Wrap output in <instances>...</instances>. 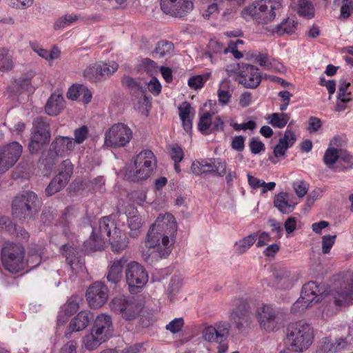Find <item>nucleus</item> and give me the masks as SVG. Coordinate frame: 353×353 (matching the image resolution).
<instances>
[{
	"label": "nucleus",
	"instance_id": "nucleus-1",
	"mask_svg": "<svg viewBox=\"0 0 353 353\" xmlns=\"http://www.w3.org/2000/svg\"><path fill=\"white\" fill-rule=\"evenodd\" d=\"M176 230L175 219L170 213L159 214L147 234L145 245L148 248L143 256L148 263H153L160 259L166 258L171 252L168 235Z\"/></svg>",
	"mask_w": 353,
	"mask_h": 353
},
{
	"label": "nucleus",
	"instance_id": "nucleus-2",
	"mask_svg": "<svg viewBox=\"0 0 353 353\" xmlns=\"http://www.w3.org/2000/svg\"><path fill=\"white\" fill-rule=\"evenodd\" d=\"M314 339L312 327L304 321L290 323L287 328L284 345L287 350L303 352L312 345Z\"/></svg>",
	"mask_w": 353,
	"mask_h": 353
},
{
	"label": "nucleus",
	"instance_id": "nucleus-3",
	"mask_svg": "<svg viewBox=\"0 0 353 353\" xmlns=\"http://www.w3.org/2000/svg\"><path fill=\"white\" fill-rule=\"evenodd\" d=\"M281 6V0H259L244 8L241 15L246 20L251 18L259 23L267 24L275 19Z\"/></svg>",
	"mask_w": 353,
	"mask_h": 353
},
{
	"label": "nucleus",
	"instance_id": "nucleus-4",
	"mask_svg": "<svg viewBox=\"0 0 353 353\" xmlns=\"http://www.w3.org/2000/svg\"><path fill=\"white\" fill-rule=\"evenodd\" d=\"M156 165L155 157L149 150H144L137 155L134 161V168L125 172V176L132 181H139L148 179Z\"/></svg>",
	"mask_w": 353,
	"mask_h": 353
},
{
	"label": "nucleus",
	"instance_id": "nucleus-5",
	"mask_svg": "<svg viewBox=\"0 0 353 353\" xmlns=\"http://www.w3.org/2000/svg\"><path fill=\"white\" fill-rule=\"evenodd\" d=\"M12 214L20 220L33 217L39 210V202L35 193L24 191L15 196L12 201Z\"/></svg>",
	"mask_w": 353,
	"mask_h": 353
},
{
	"label": "nucleus",
	"instance_id": "nucleus-6",
	"mask_svg": "<svg viewBox=\"0 0 353 353\" xmlns=\"http://www.w3.org/2000/svg\"><path fill=\"white\" fill-rule=\"evenodd\" d=\"M112 311L126 321L135 319L143 311L142 304L132 297L119 296L110 303Z\"/></svg>",
	"mask_w": 353,
	"mask_h": 353
},
{
	"label": "nucleus",
	"instance_id": "nucleus-7",
	"mask_svg": "<svg viewBox=\"0 0 353 353\" xmlns=\"http://www.w3.org/2000/svg\"><path fill=\"white\" fill-rule=\"evenodd\" d=\"M99 232L109 238L114 252L119 253L128 245L126 236L121 235V230L117 228L116 223L111 218L104 216L99 221Z\"/></svg>",
	"mask_w": 353,
	"mask_h": 353
},
{
	"label": "nucleus",
	"instance_id": "nucleus-8",
	"mask_svg": "<svg viewBox=\"0 0 353 353\" xmlns=\"http://www.w3.org/2000/svg\"><path fill=\"white\" fill-rule=\"evenodd\" d=\"M24 257V249L20 244L11 242L4 243L1 250L2 262L10 272H17L21 268Z\"/></svg>",
	"mask_w": 353,
	"mask_h": 353
},
{
	"label": "nucleus",
	"instance_id": "nucleus-9",
	"mask_svg": "<svg viewBox=\"0 0 353 353\" xmlns=\"http://www.w3.org/2000/svg\"><path fill=\"white\" fill-rule=\"evenodd\" d=\"M132 131L125 124L118 123L105 133V144L112 148L125 146L132 139Z\"/></svg>",
	"mask_w": 353,
	"mask_h": 353
},
{
	"label": "nucleus",
	"instance_id": "nucleus-10",
	"mask_svg": "<svg viewBox=\"0 0 353 353\" xmlns=\"http://www.w3.org/2000/svg\"><path fill=\"white\" fill-rule=\"evenodd\" d=\"M279 311L270 305H263L257 308L256 317L261 330L270 332L279 328Z\"/></svg>",
	"mask_w": 353,
	"mask_h": 353
},
{
	"label": "nucleus",
	"instance_id": "nucleus-11",
	"mask_svg": "<svg viewBox=\"0 0 353 353\" xmlns=\"http://www.w3.org/2000/svg\"><path fill=\"white\" fill-rule=\"evenodd\" d=\"M125 280L131 293L141 288L148 281V275L143 266L136 261L130 262L125 268Z\"/></svg>",
	"mask_w": 353,
	"mask_h": 353
},
{
	"label": "nucleus",
	"instance_id": "nucleus-12",
	"mask_svg": "<svg viewBox=\"0 0 353 353\" xmlns=\"http://www.w3.org/2000/svg\"><path fill=\"white\" fill-rule=\"evenodd\" d=\"M23 152V146L12 141L0 147V174L5 173L19 159Z\"/></svg>",
	"mask_w": 353,
	"mask_h": 353
},
{
	"label": "nucleus",
	"instance_id": "nucleus-13",
	"mask_svg": "<svg viewBox=\"0 0 353 353\" xmlns=\"http://www.w3.org/2000/svg\"><path fill=\"white\" fill-rule=\"evenodd\" d=\"M238 67L236 81L239 84L249 89H255L260 85L262 77L257 67L245 63L238 64Z\"/></svg>",
	"mask_w": 353,
	"mask_h": 353
},
{
	"label": "nucleus",
	"instance_id": "nucleus-14",
	"mask_svg": "<svg viewBox=\"0 0 353 353\" xmlns=\"http://www.w3.org/2000/svg\"><path fill=\"white\" fill-rule=\"evenodd\" d=\"M191 170L194 174L212 173L216 176H223L227 174L226 163L220 159H201L194 161Z\"/></svg>",
	"mask_w": 353,
	"mask_h": 353
},
{
	"label": "nucleus",
	"instance_id": "nucleus-15",
	"mask_svg": "<svg viewBox=\"0 0 353 353\" xmlns=\"http://www.w3.org/2000/svg\"><path fill=\"white\" fill-rule=\"evenodd\" d=\"M194 8L191 0H161V9L166 14L182 18L190 14Z\"/></svg>",
	"mask_w": 353,
	"mask_h": 353
},
{
	"label": "nucleus",
	"instance_id": "nucleus-16",
	"mask_svg": "<svg viewBox=\"0 0 353 353\" xmlns=\"http://www.w3.org/2000/svg\"><path fill=\"white\" fill-rule=\"evenodd\" d=\"M334 303L336 307H346L353 303V281L347 279L341 281L331 292Z\"/></svg>",
	"mask_w": 353,
	"mask_h": 353
},
{
	"label": "nucleus",
	"instance_id": "nucleus-17",
	"mask_svg": "<svg viewBox=\"0 0 353 353\" xmlns=\"http://www.w3.org/2000/svg\"><path fill=\"white\" fill-rule=\"evenodd\" d=\"M109 290L102 282L93 283L87 290L86 300L90 307L96 309L103 306L107 301Z\"/></svg>",
	"mask_w": 353,
	"mask_h": 353
},
{
	"label": "nucleus",
	"instance_id": "nucleus-18",
	"mask_svg": "<svg viewBox=\"0 0 353 353\" xmlns=\"http://www.w3.org/2000/svg\"><path fill=\"white\" fill-rule=\"evenodd\" d=\"M230 325L225 321H220L214 325H208L202 331V337L210 343L221 344L229 336Z\"/></svg>",
	"mask_w": 353,
	"mask_h": 353
},
{
	"label": "nucleus",
	"instance_id": "nucleus-19",
	"mask_svg": "<svg viewBox=\"0 0 353 353\" xmlns=\"http://www.w3.org/2000/svg\"><path fill=\"white\" fill-rule=\"evenodd\" d=\"M73 172V166L69 160H65L61 163V170L54 176L46 189L47 196L60 191L68 182Z\"/></svg>",
	"mask_w": 353,
	"mask_h": 353
},
{
	"label": "nucleus",
	"instance_id": "nucleus-20",
	"mask_svg": "<svg viewBox=\"0 0 353 353\" xmlns=\"http://www.w3.org/2000/svg\"><path fill=\"white\" fill-rule=\"evenodd\" d=\"M230 321L238 330L247 329L252 323V313L247 302H242L230 314Z\"/></svg>",
	"mask_w": 353,
	"mask_h": 353
},
{
	"label": "nucleus",
	"instance_id": "nucleus-21",
	"mask_svg": "<svg viewBox=\"0 0 353 353\" xmlns=\"http://www.w3.org/2000/svg\"><path fill=\"white\" fill-rule=\"evenodd\" d=\"M74 149V142L72 137L58 136L50 145L51 155L63 157L69 155Z\"/></svg>",
	"mask_w": 353,
	"mask_h": 353
},
{
	"label": "nucleus",
	"instance_id": "nucleus-22",
	"mask_svg": "<svg viewBox=\"0 0 353 353\" xmlns=\"http://www.w3.org/2000/svg\"><path fill=\"white\" fill-rule=\"evenodd\" d=\"M293 281L290 271L286 268H279L274 270L270 285L276 288L288 289L293 285Z\"/></svg>",
	"mask_w": 353,
	"mask_h": 353
},
{
	"label": "nucleus",
	"instance_id": "nucleus-23",
	"mask_svg": "<svg viewBox=\"0 0 353 353\" xmlns=\"http://www.w3.org/2000/svg\"><path fill=\"white\" fill-rule=\"evenodd\" d=\"M97 335H99L105 340L112 336V322L110 315L101 314L97 316L91 329Z\"/></svg>",
	"mask_w": 353,
	"mask_h": 353
},
{
	"label": "nucleus",
	"instance_id": "nucleus-24",
	"mask_svg": "<svg viewBox=\"0 0 353 353\" xmlns=\"http://www.w3.org/2000/svg\"><path fill=\"white\" fill-rule=\"evenodd\" d=\"M301 298L305 300V303H309L310 305L319 301L321 291L317 283L314 281L305 283L301 290Z\"/></svg>",
	"mask_w": 353,
	"mask_h": 353
},
{
	"label": "nucleus",
	"instance_id": "nucleus-25",
	"mask_svg": "<svg viewBox=\"0 0 353 353\" xmlns=\"http://www.w3.org/2000/svg\"><path fill=\"white\" fill-rule=\"evenodd\" d=\"M92 318V314L90 312L87 310L81 311L70 321L68 326L69 332H79L84 330L88 325Z\"/></svg>",
	"mask_w": 353,
	"mask_h": 353
},
{
	"label": "nucleus",
	"instance_id": "nucleus-26",
	"mask_svg": "<svg viewBox=\"0 0 353 353\" xmlns=\"http://www.w3.org/2000/svg\"><path fill=\"white\" fill-rule=\"evenodd\" d=\"M255 61L265 70H269L276 72H282L285 69L283 64L271 58L267 54H258L256 55Z\"/></svg>",
	"mask_w": 353,
	"mask_h": 353
},
{
	"label": "nucleus",
	"instance_id": "nucleus-27",
	"mask_svg": "<svg viewBox=\"0 0 353 353\" xmlns=\"http://www.w3.org/2000/svg\"><path fill=\"white\" fill-rule=\"evenodd\" d=\"M64 98L59 94H52L49 98L46 107V112L50 116L59 114L64 108Z\"/></svg>",
	"mask_w": 353,
	"mask_h": 353
},
{
	"label": "nucleus",
	"instance_id": "nucleus-28",
	"mask_svg": "<svg viewBox=\"0 0 353 353\" xmlns=\"http://www.w3.org/2000/svg\"><path fill=\"white\" fill-rule=\"evenodd\" d=\"M127 260L124 257L113 261L112 264L109 268L107 274V279L109 282L117 284L120 281L122 277L123 268Z\"/></svg>",
	"mask_w": 353,
	"mask_h": 353
},
{
	"label": "nucleus",
	"instance_id": "nucleus-29",
	"mask_svg": "<svg viewBox=\"0 0 353 353\" xmlns=\"http://www.w3.org/2000/svg\"><path fill=\"white\" fill-rule=\"evenodd\" d=\"M288 194L286 192H279L274 199V205L283 214H289L293 211L296 203L290 201Z\"/></svg>",
	"mask_w": 353,
	"mask_h": 353
},
{
	"label": "nucleus",
	"instance_id": "nucleus-30",
	"mask_svg": "<svg viewBox=\"0 0 353 353\" xmlns=\"http://www.w3.org/2000/svg\"><path fill=\"white\" fill-rule=\"evenodd\" d=\"M346 342L345 339L341 338L339 339L332 340L329 337H325L321 342V349L325 352L335 353L343 350L345 347Z\"/></svg>",
	"mask_w": 353,
	"mask_h": 353
},
{
	"label": "nucleus",
	"instance_id": "nucleus-31",
	"mask_svg": "<svg viewBox=\"0 0 353 353\" xmlns=\"http://www.w3.org/2000/svg\"><path fill=\"white\" fill-rule=\"evenodd\" d=\"M62 254L65 257L68 264L72 270H76V266L80 265L79 252L76 248L64 244L61 248Z\"/></svg>",
	"mask_w": 353,
	"mask_h": 353
},
{
	"label": "nucleus",
	"instance_id": "nucleus-32",
	"mask_svg": "<svg viewBox=\"0 0 353 353\" xmlns=\"http://www.w3.org/2000/svg\"><path fill=\"white\" fill-rule=\"evenodd\" d=\"M62 254L65 257L68 264L72 270H76V266L80 265L79 252L76 248L64 244L61 248Z\"/></svg>",
	"mask_w": 353,
	"mask_h": 353
},
{
	"label": "nucleus",
	"instance_id": "nucleus-33",
	"mask_svg": "<svg viewBox=\"0 0 353 353\" xmlns=\"http://www.w3.org/2000/svg\"><path fill=\"white\" fill-rule=\"evenodd\" d=\"M32 136L29 143V150L31 153H35L40 150L41 147L49 142L50 134H43L32 131Z\"/></svg>",
	"mask_w": 353,
	"mask_h": 353
},
{
	"label": "nucleus",
	"instance_id": "nucleus-34",
	"mask_svg": "<svg viewBox=\"0 0 353 353\" xmlns=\"http://www.w3.org/2000/svg\"><path fill=\"white\" fill-rule=\"evenodd\" d=\"M92 330L90 333L86 334L83 339L84 347L86 350L92 351L97 349L101 343L106 341L99 335H97Z\"/></svg>",
	"mask_w": 353,
	"mask_h": 353
},
{
	"label": "nucleus",
	"instance_id": "nucleus-35",
	"mask_svg": "<svg viewBox=\"0 0 353 353\" xmlns=\"http://www.w3.org/2000/svg\"><path fill=\"white\" fill-rule=\"evenodd\" d=\"M105 242V236L101 233L98 235L95 231L93 230L92 233L88 240L84 244L87 250L91 251H97L103 248Z\"/></svg>",
	"mask_w": 353,
	"mask_h": 353
},
{
	"label": "nucleus",
	"instance_id": "nucleus-36",
	"mask_svg": "<svg viewBox=\"0 0 353 353\" xmlns=\"http://www.w3.org/2000/svg\"><path fill=\"white\" fill-rule=\"evenodd\" d=\"M257 239V234H251L235 243L234 250L237 254H242L246 252L254 244Z\"/></svg>",
	"mask_w": 353,
	"mask_h": 353
},
{
	"label": "nucleus",
	"instance_id": "nucleus-37",
	"mask_svg": "<svg viewBox=\"0 0 353 353\" xmlns=\"http://www.w3.org/2000/svg\"><path fill=\"white\" fill-rule=\"evenodd\" d=\"M266 119L274 128H283L288 123L290 116L285 113H272L268 115Z\"/></svg>",
	"mask_w": 353,
	"mask_h": 353
},
{
	"label": "nucleus",
	"instance_id": "nucleus-38",
	"mask_svg": "<svg viewBox=\"0 0 353 353\" xmlns=\"http://www.w3.org/2000/svg\"><path fill=\"white\" fill-rule=\"evenodd\" d=\"M128 224L130 229L129 235L133 238L139 236L143 225L142 218L139 215L130 216L128 219Z\"/></svg>",
	"mask_w": 353,
	"mask_h": 353
},
{
	"label": "nucleus",
	"instance_id": "nucleus-39",
	"mask_svg": "<svg viewBox=\"0 0 353 353\" xmlns=\"http://www.w3.org/2000/svg\"><path fill=\"white\" fill-rule=\"evenodd\" d=\"M14 63L12 56L6 48H0V71L8 72L12 69Z\"/></svg>",
	"mask_w": 353,
	"mask_h": 353
},
{
	"label": "nucleus",
	"instance_id": "nucleus-40",
	"mask_svg": "<svg viewBox=\"0 0 353 353\" xmlns=\"http://www.w3.org/2000/svg\"><path fill=\"white\" fill-rule=\"evenodd\" d=\"M79 16L75 14H66L57 19L54 23V29L56 30L63 29L79 19Z\"/></svg>",
	"mask_w": 353,
	"mask_h": 353
},
{
	"label": "nucleus",
	"instance_id": "nucleus-41",
	"mask_svg": "<svg viewBox=\"0 0 353 353\" xmlns=\"http://www.w3.org/2000/svg\"><path fill=\"white\" fill-rule=\"evenodd\" d=\"M212 121V114L210 112H205L200 116L198 129L203 134L211 133Z\"/></svg>",
	"mask_w": 353,
	"mask_h": 353
},
{
	"label": "nucleus",
	"instance_id": "nucleus-42",
	"mask_svg": "<svg viewBox=\"0 0 353 353\" xmlns=\"http://www.w3.org/2000/svg\"><path fill=\"white\" fill-rule=\"evenodd\" d=\"M98 65L102 80L110 77L117 70L119 66L114 61L109 63H98Z\"/></svg>",
	"mask_w": 353,
	"mask_h": 353
},
{
	"label": "nucleus",
	"instance_id": "nucleus-43",
	"mask_svg": "<svg viewBox=\"0 0 353 353\" xmlns=\"http://www.w3.org/2000/svg\"><path fill=\"white\" fill-rule=\"evenodd\" d=\"M298 14L308 19L312 18L314 15V12L312 3L309 0H299Z\"/></svg>",
	"mask_w": 353,
	"mask_h": 353
},
{
	"label": "nucleus",
	"instance_id": "nucleus-44",
	"mask_svg": "<svg viewBox=\"0 0 353 353\" xmlns=\"http://www.w3.org/2000/svg\"><path fill=\"white\" fill-rule=\"evenodd\" d=\"M174 50V46L172 42L167 41H160L157 43L154 53L159 57H163L170 54Z\"/></svg>",
	"mask_w": 353,
	"mask_h": 353
},
{
	"label": "nucleus",
	"instance_id": "nucleus-45",
	"mask_svg": "<svg viewBox=\"0 0 353 353\" xmlns=\"http://www.w3.org/2000/svg\"><path fill=\"white\" fill-rule=\"evenodd\" d=\"M181 285L182 279L179 276L174 275L171 278L167 290L168 294L171 301L179 292Z\"/></svg>",
	"mask_w": 353,
	"mask_h": 353
},
{
	"label": "nucleus",
	"instance_id": "nucleus-46",
	"mask_svg": "<svg viewBox=\"0 0 353 353\" xmlns=\"http://www.w3.org/2000/svg\"><path fill=\"white\" fill-rule=\"evenodd\" d=\"M41 250L38 248H30L27 256V264L30 268L37 267L41 261Z\"/></svg>",
	"mask_w": 353,
	"mask_h": 353
},
{
	"label": "nucleus",
	"instance_id": "nucleus-47",
	"mask_svg": "<svg viewBox=\"0 0 353 353\" xmlns=\"http://www.w3.org/2000/svg\"><path fill=\"white\" fill-rule=\"evenodd\" d=\"M83 76L90 81L96 82L101 81L98 63L88 66L83 72Z\"/></svg>",
	"mask_w": 353,
	"mask_h": 353
},
{
	"label": "nucleus",
	"instance_id": "nucleus-48",
	"mask_svg": "<svg viewBox=\"0 0 353 353\" xmlns=\"http://www.w3.org/2000/svg\"><path fill=\"white\" fill-rule=\"evenodd\" d=\"M32 131L43 134H50L49 123L46 118L37 117L32 123Z\"/></svg>",
	"mask_w": 353,
	"mask_h": 353
},
{
	"label": "nucleus",
	"instance_id": "nucleus-49",
	"mask_svg": "<svg viewBox=\"0 0 353 353\" xmlns=\"http://www.w3.org/2000/svg\"><path fill=\"white\" fill-rule=\"evenodd\" d=\"M33 76L34 74L31 72L16 80V84L20 88L21 91L31 92L33 90V88L31 85V79Z\"/></svg>",
	"mask_w": 353,
	"mask_h": 353
},
{
	"label": "nucleus",
	"instance_id": "nucleus-50",
	"mask_svg": "<svg viewBox=\"0 0 353 353\" xmlns=\"http://www.w3.org/2000/svg\"><path fill=\"white\" fill-rule=\"evenodd\" d=\"M296 25L297 23L293 19L288 18L279 26L278 32L281 35L285 33L292 34L295 31Z\"/></svg>",
	"mask_w": 353,
	"mask_h": 353
},
{
	"label": "nucleus",
	"instance_id": "nucleus-51",
	"mask_svg": "<svg viewBox=\"0 0 353 353\" xmlns=\"http://www.w3.org/2000/svg\"><path fill=\"white\" fill-rule=\"evenodd\" d=\"M339 159V151L336 148H329L325 151L323 161L325 165L331 168Z\"/></svg>",
	"mask_w": 353,
	"mask_h": 353
},
{
	"label": "nucleus",
	"instance_id": "nucleus-52",
	"mask_svg": "<svg viewBox=\"0 0 353 353\" xmlns=\"http://www.w3.org/2000/svg\"><path fill=\"white\" fill-rule=\"evenodd\" d=\"M179 114L181 119L192 118L194 116V110L192 108L189 102L184 101L179 107Z\"/></svg>",
	"mask_w": 353,
	"mask_h": 353
},
{
	"label": "nucleus",
	"instance_id": "nucleus-53",
	"mask_svg": "<svg viewBox=\"0 0 353 353\" xmlns=\"http://www.w3.org/2000/svg\"><path fill=\"white\" fill-rule=\"evenodd\" d=\"M88 135V128L86 125H82L79 128H77L74 131V144L82 143L87 138Z\"/></svg>",
	"mask_w": 353,
	"mask_h": 353
},
{
	"label": "nucleus",
	"instance_id": "nucleus-54",
	"mask_svg": "<svg viewBox=\"0 0 353 353\" xmlns=\"http://www.w3.org/2000/svg\"><path fill=\"white\" fill-rule=\"evenodd\" d=\"M336 235H324L322 237V252L328 254L334 245L336 239Z\"/></svg>",
	"mask_w": 353,
	"mask_h": 353
},
{
	"label": "nucleus",
	"instance_id": "nucleus-55",
	"mask_svg": "<svg viewBox=\"0 0 353 353\" xmlns=\"http://www.w3.org/2000/svg\"><path fill=\"white\" fill-rule=\"evenodd\" d=\"M184 325L183 318H176L171 321L165 327L167 330H169L172 334L179 332Z\"/></svg>",
	"mask_w": 353,
	"mask_h": 353
},
{
	"label": "nucleus",
	"instance_id": "nucleus-56",
	"mask_svg": "<svg viewBox=\"0 0 353 353\" xmlns=\"http://www.w3.org/2000/svg\"><path fill=\"white\" fill-rule=\"evenodd\" d=\"M293 188L299 197L304 196L308 190V184L303 181H296L293 183Z\"/></svg>",
	"mask_w": 353,
	"mask_h": 353
},
{
	"label": "nucleus",
	"instance_id": "nucleus-57",
	"mask_svg": "<svg viewBox=\"0 0 353 353\" xmlns=\"http://www.w3.org/2000/svg\"><path fill=\"white\" fill-rule=\"evenodd\" d=\"M223 47L220 42L216 39H211L208 43V52L205 54L210 59L213 53H219L222 52Z\"/></svg>",
	"mask_w": 353,
	"mask_h": 353
},
{
	"label": "nucleus",
	"instance_id": "nucleus-58",
	"mask_svg": "<svg viewBox=\"0 0 353 353\" xmlns=\"http://www.w3.org/2000/svg\"><path fill=\"white\" fill-rule=\"evenodd\" d=\"M296 138L294 133L287 129L284 133L283 138H281L279 141L286 145L288 148L292 147L296 142Z\"/></svg>",
	"mask_w": 353,
	"mask_h": 353
},
{
	"label": "nucleus",
	"instance_id": "nucleus-59",
	"mask_svg": "<svg viewBox=\"0 0 353 353\" xmlns=\"http://www.w3.org/2000/svg\"><path fill=\"white\" fill-rule=\"evenodd\" d=\"M301 297L292 305L291 307L292 312L294 314H299L303 312L306 308H307L310 304L305 303Z\"/></svg>",
	"mask_w": 353,
	"mask_h": 353
},
{
	"label": "nucleus",
	"instance_id": "nucleus-60",
	"mask_svg": "<svg viewBox=\"0 0 353 353\" xmlns=\"http://www.w3.org/2000/svg\"><path fill=\"white\" fill-rule=\"evenodd\" d=\"M353 8V0H343L341 8V17L347 19L350 16Z\"/></svg>",
	"mask_w": 353,
	"mask_h": 353
},
{
	"label": "nucleus",
	"instance_id": "nucleus-61",
	"mask_svg": "<svg viewBox=\"0 0 353 353\" xmlns=\"http://www.w3.org/2000/svg\"><path fill=\"white\" fill-rule=\"evenodd\" d=\"M170 157L175 163H179L183 158V151L178 145L172 146L170 150Z\"/></svg>",
	"mask_w": 353,
	"mask_h": 353
},
{
	"label": "nucleus",
	"instance_id": "nucleus-62",
	"mask_svg": "<svg viewBox=\"0 0 353 353\" xmlns=\"http://www.w3.org/2000/svg\"><path fill=\"white\" fill-rule=\"evenodd\" d=\"M339 161L345 162L347 165L344 166V168H351L353 165V157L345 150L339 151Z\"/></svg>",
	"mask_w": 353,
	"mask_h": 353
},
{
	"label": "nucleus",
	"instance_id": "nucleus-63",
	"mask_svg": "<svg viewBox=\"0 0 353 353\" xmlns=\"http://www.w3.org/2000/svg\"><path fill=\"white\" fill-rule=\"evenodd\" d=\"M250 148L252 154H256L265 149V145L261 141L253 138L250 142Z\"/></svg>",
	"mask_w": 353,
	"mask_h": 353
},
{
	"label": "nucleus",
	"instance_id": "nucleus-64",
	"mask_svg": "<svg viewBox=\"0 0 353 353\" xmlns=\"http://www.w3.org/2000/svg\"><path fill=\"white\" fill-rule=\"evenodd\" d=\"M322 126V123L320 119L311 117L308 121V127L307 130L310 133H314L317 132Z\"/></svg>",
	"mask_w": 353,
	"mask_h": 353
}]
</instances>
